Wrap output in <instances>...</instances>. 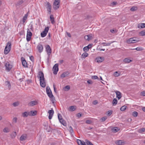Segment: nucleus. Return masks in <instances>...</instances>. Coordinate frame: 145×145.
<instances>
[{
  "label": "nucleus",
  "mask_w": 145,
  "mask_h": 145,
  "mask_svg": "<svg viewBox=\"0 0 145 145\" xmlns=\"http://www.w3.org/2000/svg\"><path fill=\"white\" fill-rule=\"evenodd\" d=\"M127 106H123L120 108V110L121 111H124L126 109Z\"/></svg>",
  "instance_id": "c03bdc74"
},
{
  "label": "nucleus",
  "mask_w": 145,
  "mask_h": 145,
  "mask_svg": "<svg viewBox=\"0 0 145 145\" xmlns=\"http://www.w3.org/2000/svg\"><path fill=\"white\" fill-rule=\"evenodd\" d=\"M30 112L29 116H34L37 114V112L36 110H32Z\"/></svg>",
  "instance_id": "a878e982"
},
{
  "label": "nucleus",
  "mask_w": 145,
  "mask_h": 145,
  "mask_svg": "<svg viewBox=\"0 0 145 145\" xmlns=\"http://www.w3.org/2000/svg\"><path fill=\"white\" fill-rule=\"evenodd\" d=\"M59 120L61 123L64 126H66L67 125V123L65 120H64L63 119H59Z\"/></svg>",
  "instance_id": "a211bd4d"
},
{
  "label": "nucleus",
  "mask_w": 145,
  "mask_h": 145,
  "mask_svg": "<svg viewBox=\"0 0 145 145\" xmlns=\"http://www.w3.org/2000/svg\"><path fill=\"white\" fill-rule=\"evenodd\" d=\"M75 108L74 106H71L69 107V110L71 111H73L75 110Z\"/></svg>",
  "instance_id": "ea45409f"
},
{
  "label": "nucleus",
  "mask_w": 145,
  "mask_h": 145,
  "mask_svg": "<svg viewBox=\"0 0 145 145\" xmlns=\"http://www.w3.org/2000/svg\"><path fill=\"white\" fill-rule=\"evenodd\" d=\"M9 131L10 130L8 127H5L3 129V131L5 133H8Z\"/></svg>",
  "instance_id": "4c0bfd02"
},
{
  "label": "nucleus",
  "mask_w": 145,
  "mask_h": 145,
  "mask_svg": "<svg viewBox=\"0 0 145 145\" xmlns=\"http://www.w3.org/2000/svg\"><path fill=\"white\" fill-rule=\"evenodd\" d=\"M37 48L38 49V52L39 53H41L43 50V46L42 45L40 44H38L37 47Z\"/></svg>",
  "instance_id": "9b49d317"
},
{
  "label": "nucleus",
  "mask_w": 145,
  "mask_h": 145,
  "mask_svg": "<svg viewBox=\"0 0 145 145\" xmlns=\"http://www.w3.org/2000/svg\"><path fill=\"white\" fill-rule=\"evenodd\" d=\"M120 73H118V71H116L114 73V76L115 77H118L120 75Z\"/></svg>",
  "instance_id": "f704fd0d"
},
{
  "label": "nucleus",
  "mask_w": 145,
  "mask_h": 145,
  "mask_svg": "<svg viewBox=\"0 0 145 145\" xmlns=\"http://www.w3.org/2000/svg\"><path fill=\"white\" fill-rule=\"evenodd\" d=\"M32 35V33L29 30V29H28L26 36V40L28 42L31 40Z\"/></svg>",
  "instance_id": "7ed1b4c3"
},
{
  "label": "nucleus",
  "mask_w": 145,
  "mask_h": 145,
  "mask_svg": "<svg viewBox=\"0 0 145 145\" xmlns=\"http://www.w3.org/2000/svg\"><path fill=\"white\" fill-rule=\"evenodd\" d=\"M92 18V17L89 15H88L85 18V20H87V19H89V18Z\"/></svg>",
  "instance_id": "0e129e2a"
},
{
  "label": "nucleus",
  "mask_w": 145,
  "mask_h": 145,
  "mask_svg": "<svg viewBox=\"0 0 145 145\" xmlns=\"http://www.w3.org/2000/svg\"><path fill=\"white\" fill-rule=\"evenodd\" d=\"M112 111L111 110H109L108 112L107 115L108 116H110L112 113Z\"/></svg>",
  "instance_id": "13d9d810"
},
{
  "label": "nucleus",
  "mask_w": 145,
  "mask_h": 145,
  "mask_svg": "<svg viewBox=\"0 0 145 145\" xmlns=\"http://www.w3.org/2000/svg\"><path fill=\"white\" fill-rule=\"evenodd\" d=\"M84 38L85 40L89 41L92 39V35L90 34L86 35L84 36Z\"/></svg>",
  "instance_id": "4468645a"
},
{
  "label": "nucleus",
  "mask_w": 145,
  "mask_h": 145,
  "mask_svg": "<svg viewBox=\"0 0 145 145\" xmlns=\"http://www.w3.org/2000/svg\"><path fill=\"white\" fill-rule=\"evenodd\" d=\"M46 92L48 97L50 98L51 100L53 103H54L55 101V98L53 95L52 91L49 87L46 88Z\"/></svg>",
  "instance_id": "f257e3e1"
},
{
  "label": "nucleus",
  "mask_w": 145,
  "mask_h": 145,
  "mask_svg": "<svg viewBox=\"0 0 145 145\" xmlns=\"http://www.w3.org/2000/svg\"><path fill=\"white\" fill-rule=\"evenodd\" d=\"M59 2H54L53 5V7L54 10L58 9L59 7Z\"/></svg>",
  "instance_id": "ddd939ff"
},
{
  "label": "nucleus",
  "mask_w": 145,
  "mask_h": 145,
  "mask_svg": "<svg viewBox=\"0 0 145 145\" xmlns=\"http://www.w3.org/2000/svg\"><path fill=\"white\" fill-rule=\"evenodd\" d=\"M19 104V103L18 102H15L13 103L12 105L14 106H18Z\"/></svg>",
  "instance_id": "49530a36"
},
{
  "label": "nucleus",
  "mask_w": 145,
  "mask_h": 145,
  "mask_svg": "<svg viewBox=\"0 0 145 145\" xmlns=\"http://www.w3.org/2000/svg\"><path fill=\"white\" fill-rule=\"evenodd\" d=\"M27 138L26 135H22L20 138V140L21 141L25 140Z\"/></svg>",
  "instance_id": "412c9836"
},
{
  "label": "nucleus",
  "mask_w": 145,
  "mask_h": 145,
  "mask_svg": "<svg viewBox=\"0 0 145 145\" xmlns=\"http://www.w3.org/2000/svg\"><path fill=\"white\" fill-rule=\"evenodd\" d=\"M123 61L125 63H129L132 61V60L128 58H126L123 60Z\"/></svg>",
  "instance_id": "7c9ffc66"
},
{
  "label": "nucleus",
  "mask_w": 145,
  "mask_h": 145,
  "mask_svg": "<svg viewBox=\"0 0 145 145\" xmlns=\"http://www.w3.org/2000/svg\"><path fill=\"white\" fill-rule=\"evenodd\" d=\"M114 42V41H112L111 42H108V43L103 42V43H101V44L103 45V46H110V45L112 43H113Z\"/></svg>",
  "instance_id": "4be33fe9"
},
{
  "label": "nucleus",
  "mask_w": 145,
  "mask_h": 145,
  "mask_svg": "<svg viewBox=\"0 0 145 145\" xmlns=\"http://www.w3.org/2000/svg\"><path fill=\"white\" fill-rule=\"evenodd\" d=\"M11 45L10 42H8L7 43L5 49L4 51V54H7L9 52L10 50Z\"/></svg>",
  "instance_id": "f03ea898"
},
{
  "label": "nucleus",
  "mask_w": 145,
  "mask_h": 145,
  "mask_svg": "<svg viewBox=\"0 0 145 145\" xmlns=\"http://www.w3.org/2000/svg\"><path fill=\"white\" fill-rule=\"evenodd\" d=\"M46 5L47 6V10L51 9V6L50 3L48 2H47Z\"/></svg>",
  "instance_id": "cd10ccee"
},
{
  "label": "nucleus",
  "mask_w": 145,
  "mask_h": 145,
  "mask_svg": "<svg viewBox=\"0 0 145 145\" xmlns=\"http://www.w3.org/2000/svg\"><path fill=\"white\" fill-rule=\"evenodd\" d=\"M58 64L57 63L56 64L53 66L52 70L53 71V73L54 74H56L58 71Z\"/></svg>",
  "instance_id": "20e7f679"
},
{
  "label": "nucleus",
  "mask_w": 145,
  "mask_h": 145,
  "mask_svg": "<svg viewBox=\"0 0 145 145\" xmlns=\"http://www.w3.org/2000/svg\"><path fill=\"white\" fill-rule=\"evenodd\" d=\"M38 78H39L40 80H45V78L44 76V74L41 71H40L38 73Z\"/></svg>",
  "instance_id": "0eeeda50"
},
{
  "label": "nucleus",
  "mask_w": 145,
  "mask_h": 145,
  "mask_svg": "<svg viewBox=\"0 0 145 145\" xmlns=\"http://www.w3.org/2000/svg\"><path fill=\"white\" fill-rule=\"evenodd\" d=\"M136 37H135L132 38V39H133L132 40V42H132V43H136V42H137L138 41L137 40L134 39H136Z\"/></svg>",
  "instance_id": "09e8293b"
},
{
  "label": "nucleus",
  "mask_w": 145,
  "mask_h": 145,
  "mask_svg": "<svg viewBox=\"0 0 145 145\" xmlns=\"http://www.w3.org/2000/svg\"><path fill=\"white\" fill-rule=\"evenodd\" d=\"M117 100L116 99L114 98L113 99L112 103L113 106L115 105L117 103Z\"/></svg>",
  "instance_id": "473e14b6"
},
{
  "label": "nucleus",
  "mask_w": 145,
  "mask_h": 145,
  "mask_svg": "<svg viewBox=\"0 0 145 145\" xmlns=\"http://www.w3.org/2000/svg\"><path fill=\"white\" fill-rule=\"evenodd\" d=\"M30 60L32 62L34 61V58L33 56H31L29 57Z\"/></svg>",
  "instance_id": "680f3d73"
},
{
  "label": "nucleus",
  "mask_w": 145,
  "mask_h": 145,
  "mask_svg": "<svg viewBox=\"0 0 145 145\" xmlns=\"http://www.w3.org/2000/svg\"><path fill=\"white\" fill-rule=\"evenodd\" d=\"M32 82V81L31 80H27V84H29L30 83Z\"/></svg>",
  "instance_id": "338daca9"
},
{
  "label": "nucleus",
  "mask_w": 145,
  "mask_h": 145,
  "mask_svg": "<svg viewBox=\"0 0 145 145\" xmlns=\"http://www.w3.org/2000/svg\"><path fill=\"white\" fill-rule=\"evenodd\" d=\"M17 118L16 117L14 118L13 119V121L15 123H16L17 122Z\"/></svg>",
  "instance_id": "e2e57ef3"
},
{
  "label": "nucleus",
  "mask_w": 145,
  "mask_h": 145,
  "mask_svg": "<svg viewBox=\"0 0 145 145\" xmlns=\"http://www.w3.org/2000/svg\"><path fill=\"white\" fill-rule=\"evenodd\" d=\"M69 132L71 134H72V133L73 132V131L72 129V127L71 126H70L69 127Z\"/></svg>",
  "instance_id": "603ef678"
},
{
  "label": "nucleus",
  "mask_w": 145,
  "mask_h": 145,
  "mask_svg": "<svg viewBox=\"0 0 145 145\" xmlns=\"http://www.w3.org/2000/svg\"><path fill=\"white\" fill-rule=\"evenodd\" d=\"M133 50H136L137 51H141L142 50V48L140 47H138L136 48L132 49Z\"/></svg>",
  "instance_id": "bf43d9fd"
},
{
  "label": "nucleus",
  "mask_w": 145,
  "mask_h": 145,
  "mask_svg": "<svg viewBox=\"0 0 145 145\" xmlns=\"http://www.w3.org/2000/svg\"><path fill=\"white\" fill-rule=\"evenodd\" d=\"M116 97L118 99V100L120 99L121 97V93L119 91H117L116 92Z\"/></svg>",
  "instance_id": "aec40b11"
},
{
  "label": "nucleus",
  "mask_w": 145,
  "mask_h": 145,
  "mask_svg": "<svg viewBox=\"0 0 145 145\" xmlns=\"http://www.w3.org/2000/svg\"><path fill=\"white\" fill-rule=\"evenodd\" d=\"M27 15L25 14L23 18V24H24L25 22V20L27 18Z\"/></svg>",
  "instance_id": "c9c22d12"
},
{
  "label": "nucleus",
  "mask_w": 145,
  "mask_h": 145,
  "mask_svg": "<svg viewBox=\"0 0 145 145\" xmlns=\"http://www.w3.org/2000/svg\"><path fill=\"white\" fill-rule=\"evenodd\" d=\"M145 132V128H142L141 129H140L138 130V132L139 133H142V132Z\"/></svg>",
  "instance_id": "e433bc0d"
},
{
  "label": "nucleus",
  "mask_w": 145,
  "mask_h": 145,
  "mask_svg": "<svg viewBox=\"0 0 145 145\" xmlns=\"http://www.w3.org/2000/svg\"><path fill=\"white\" fill-rule=\"evenodd\" d=\"M138 112L136 111H134L132 113V115L134 117H136L138 116Z\"/></svg>",
  "instance_id": "79ce46f5"
},
{
  "label": "nucleus",
  "mask_w": 145,
  "mask_h": 145,
  "mask_svg": "<svg viewBox=\"0 0 145 145\" xmlns=\"http://www.w3.org/2000/svg\"><path fill=\"white\" fill-rule=\"evenodd\" d=\"M117 4L116 2H113L111 3L110 5V6H114V5H116Z\"/></svg>",
  "instance_id": "6e6d98bb"
},
{
  "label": "nucleus",
  "mask_w": 145,
  "mask_h": 145,
  "mask_svg": "<svg viewBox=\"0 0 145 145\" xmlns=\"http://www.w3.org/2000/svg\"><path fill=\"white\" fill-rule=\"evenodd\" d=\"M5 85L7 86L9 88H11V85L10 84V82L8 81H6L5 82Z\"/></svg>",
  "instance_id": "72a5a7b5"
},
{
  "label": "nucleus",
  "mask_w": 145,
  "mask_h": 145,
  "mask_svg": "<svg viewBox=\"0 0 145 145\" xmlns=\"http://www.w3.org/2000/svg\"><path fill=\"white\" fill-rule=\"evenodd\" d=\"M82 142L83 141H82L80 140L77 139V142L78 143V144H79V145H81V144H82Z\"/></svg>",
  "instance_id": "5fc2aeb1"
},
{
  "label": "nucleus",
  "mask_w": 145,
  "mask_h": 145,
  "mask_svg": "<svg viewBox=\"0 0 145 145\" xmlns=\"http://www.w3.org/2000/svg\"><path fill=\"white\" fill-rule=\"evenodd\" d=\"M83 50L85 52H87L89 50V49L88 47L87 46H85Z\"/></svg>",
  "instance_id": "8fccbe9b"
},
{
  "label": "nucleus",
  "mask_w": 145,
  "mask_h": 145,
  "mask_svg": "<svg viewBox=\"0 0 145 145\" xmlns=\"http://www.w3.org/2000/svg\"><path fill=\"white\" fill-rule=\"evenodd\" d=\"M16 135V132H13L10 135L11 137L12 138H15Z\"/></svg>",
  "instance_id": "c85d7f7f"
},
{
  "label": "nucleus",
  "mask_w": 145,
  "mask_h": 145,
  "mask_svg": "<svg viewBox=\"0 0 145 145\" xmlns=\"http://www.w3.org/2000/svg\"><path fill=\"white\" fill-rule=\"evenodd\" d=\"M138 27L140 28H142L145 27V23H141L138 24Z\"/></svg>",
  "instance_id": "b1692460"
},
{
  "label": "nucleus",
  "mask_w": 145,
  "mask_h": 145,
  "mask_svg": "<svg viewBox=\"0 0 145 145\" xmlns=\"http://www.w3.org/2000/svg\"><path fill=\"white\" fill-rule=\"evenodd\" d=\"M86 143L87 144V145H94L91 142L89 141L88 140H86ZM81 145H86V143L85 142H84L83 141V142L82 143V144H81Z\"/></svg>",
  "instance_id": "2eb2a0df"
},
{
  "label": "nucleus",
  "mask_w": 145,
  "mask_h": 145,
  "mask_svg": "<svg viewBox=\"0 0 145 145\" xmlns=\"http://www.w3.org/2000/svg\"><path fill=\"white\" fill-rule=\"evenodd\" d=\"M115 143L118 145H122L124 144V142L122 140H120L116 141L115 142Z\"/></svg>",
  "instance_id": "f3484780"
},
{
  "label": "nucleus",
  "mask_w": 145,
  "mask_h": 145,
  "mask_svg": "<svg viewBox=\"0 0 145 145\" xmlns=\"http://www.w3.org/2000/svg\"><path fill=\"white\" fill-rule=\"evenodd\" d=\"M48 113L49 114H50L51 115H53L54 113V111L52 109L51 110H50L48 111Z\"/></svg>",
  "instance_id": "de8ad7c7"
},
{
  "label": "nucleus",
  "mask_w": 145,
  "mask_h": 145,
  "mask_svg": "<svg viewBox=\"0 0 145 145\" xmlns=\"http://www.w3.org/2000/svg\"><path fill=\"white\" fill-rule=\"evenodd\" d=\"M70 86L69 85L65 87L63 89L65 91H68L70 89Z\"/></svg>",
  "instance_id": "58836bf2"
},
{
  "label": "nucleus",
  "mask_w": 145,
  "mask_h": 145,
  "mask_svg": "<svg viewBox=\"0 0 145 145\" xmlns=\"http://www.w3.org/2000/svg\"><path fill=\"white\" fill-rule=\"evenodd\" d=\"M40 86L43 88H44L46 86L45 79L43 80H40Z\"/></svg>",
  "instance_id": "dca6fc26"
},
{
  "label": "nucleus",
  "mask_w": 145,
  "mask_h": 145,
  "mask_svg": "<svg viewBox=\"0 0 145 145\" xmlns=\"http://www.w3.org/2000/svg\"><path fill=\"white\" fill-rule=\"evenodd\" d=\"M104 59V57L99 56L95 58V61L98 63H101L103 61Z\"/></svg>",
  "instance_id": "1a4fd4ad"
},
{
  "label": "nucleus",
  "mask_w": 145,
  "mask_h": 145,
  "mask_svg": "<svg viewBox=\"0 0 145 145\" xmlns=\"http://www.w3.org/2000/svg\"><path fill=\"white\" fill-rule=\"evenodd\" d=\"M87 82L88 84H92L93 83L92 81L91 80H88L87 81Z\"/></svg>",
  "instance_id": "69168bd1"
},
{
  "label": "nucleus",
  "mask_w": 145,
  "mask_h": 145,
  "mask_svg": "<svg viewBox=\"0 0 145 145\" xmlns=\"http://www.w3.org/2000/svg\"><path fill=\"white\" fill-rule=\"evenodd\" d=\"M49 29V28L48 27H46L43 31L41 33V36L42 37H44L46 36L47 33L48 32Z\"/></svg>",
  "instance_id": "39448f33"
},
{
  "label": "nucleus",
  "mask_w": 145,
  "mask_h": 145,
  "mask_svg": "<svg viewBox=\"0 0 145 145\" xmlns=\"http://www.w3.org/2000/svg\"><path fill=\"white\" fill-rule=\"evenodd\" d=\"M119 130L120 129L118 127H113L111 129L112 131L114 133H116L118 131H119Z\"/></svg>",
  "instance_id": "5701e85b"
},
{
  "label": "nucleus",
  "mask_w": 145,
  "mask_h": 145,
  "mask_svg": "<svg viewBox=\"0 0 145 145\" xmlns=\"http://www.w3.org/2000/svg\"><path fill=\"white\" fill-rule=\"evenodd\" d=\"M5 66L6 67V70L8 72L10 71L12 67V65H10L8 62L5 63Z\"/></svg>",
  "instance_id": "6e6552de"
},
{
  "label": "nucleus",
  "mask_w": 145,
  "mask_h": 145,
  "mask_svg": "<svg viewBox=\"0 0 145 145\" xmlns=\"http://www.w3.org/2000/svg\"><path fill=\"white\" fill-rule=\"evenodd\" d=\"M82 142L83 141H82L80 140L77 139V142L78 143V144H79V145H81V144H82Z\"/></svg>",
  "instance_id": "864d4df0"
},
{
  "label": "nucleus",
  "mask_w": 145,
  "mask_h": 145,
  "mask_svg": "<svg viewBox=\"0 0 145 145\" xmlns=\"http://www.w3.org/2000/svg\"><path fill=\"white\" fill-rule=\"evenodd\" d=\"M137 7L133 6L130 9V10L132 11H134L137 10Z\"/></svg>",
  "instance_id": "2f4dec72"
},
{
  "label": "nucleus",
  "mask_w": 145,
  "mask_h": 145,
  "mask_svg": "<svg viewBox=\"0 0 145 145\" xmlns=\"http://www.w3.org/2000/svg\"><path fill=\"white\" fill-rule=\"evenodd\" d=\"M46 48V50L48 56H50L52 52V50L50 46L48 45H47L45 46Z\"/></svg>",
  "instance_id": "423d86ee"
},
{
  "label": "nucleus",
  "mask_w": 145,
  "mask_h": 145,
  "mask_svg": "<svg viewBox=\"0 0 145 145\" xmlns=\"http://www.w3.org/2000/svg\"><path fill=\"white\" fill-rule=\"evenodd\" d=\"M69 74V73L68 71L64 72L61 75V77L63 78H64Z\"/></svg>",
  "instance_id": "6ab92c4d"
},
{
  "label": "nucleus",
  "mask_w": 145,
  "mask_h": 145,
  "mask_svg": "<svg viewBox=\"0 0 145 145\" xmlns=\"http://www.w3.org/2000/svg\"><path fill=\"white\" fill-rule=\"evenodd\" d=\"M107 119V117L106 116H104L102 117L101 120V121L103 122L105 121Z\"/></svg>",
  "instance_id": "3c124183"
},
{
  "label": "nucleus",
  "mask_w": 145,
  "mask_h": 145,
  "mask_svg": "<svg viewBox=\"0 0 145 145\" xmlns=\"http://www.w3.org/2000/svg\"><path fill=\"white\" fill-rule=\"evenodd\" d=\"M88 54L87 53L85 52L83 53L82 56L83 57L85 58L87 57L88 56Z\"/></svg>",
  "instance_id": "a18cd8bd"
},
{
  "label": "nucleus",
  "mask_w": 145,
  "mask_h": 145,
  "mask_svg": "<svg viewBox=\"0 0 145 145\" xmlns=\"http://www.w3.org/2000/svg\"><path fill=\"white\" fill-rule=\"evenodd\" d=\"M91 78L93 79H98V77L97 76H91Z\"/></svg>",
  "instance_id": "4d7b16f0"
},
{
  "label": "nucleus",
  "mask_w": 145,
  "mask_h": 145,
  "mask_svg": "<svg viewBox=\"0 0 145 145\" xmlns=\"http://www.w3.org/2000/svg\"><path fill=\"white\" fill-rule=\"evenodd\" d=\"M132 39H132V38L128 39L127 40V42L129 44L132 43L133 42H132Z\"/></svg>",
  "instance_id": "37998d69"
},
{
  "label": "nucleus",
  "mask_w": 145,
  "mask_h": 145,
  "mask_svg": "<svg viewBox=\"0 0 145 145\" xmlns=\"http://www.w3.org/2000/svg\"><path fill=\"white\" fill-rule=\"evenodd\" d=\"M21 59L22 61V65L25 67H27V64L24 58L23 57H22Z\"/></svg>",
  "instance_id": "9d476101"
},
{
  "label": "nucleus",
  "mask_w": 145,
  "mask_h": 145,
  "mask_svg": "<svg viewBox=\"0 0 145 145\" xmlns=\"http://www.w3.org/2000/svg\"><path fill=\"white\" fill-rule=\"evenodd\" d=\"M24 2V1L23 0H21L18 1L17 3L16 4V6H18L22 4Z\"/></svg>",
  "instance_id": "c756f323"
},
{
  "label": "nucleus",
  "mask_w": 145,
  "mask_h": 145,
  "mask_svg": "<svg viewBox=\"0 0 145 145\" xmlns=\"http://www.w3.org/2000/svg\"><path fill=\"white\" fill-rule=\"evenodd\" d=\"M30 115V112H23L22 114V116L24 118L27 117L28 115Z\"/></svg>",
  "instance_id": "393cba45"
},
{
  "label": "nucleus",
  "mask_w": 145,
  "mask_h": 145,
  "mask_svg": "<svg viewBox=\"0 0 145 145\" xmlns=\"http://www.w3.org/2000/svg\"><path fill=\"white\" fill-rule=\"evenodd\" d=\"M139 34L141 36L145 35V30H143L140 32Z\"/></svg>",
  "instance_id": "a19ab883"
},
{
  "label": "nucleus",
  "mask_w": 145,
  "mask_h": 145,
  "mask_svg": "<svg viewBox=\"0 0 145 145\" xmlns=\"http://www.w3.org/2000/svg\"><path fill=\"white\" fill-rule=\"evenodd\" d=\"M50 19L52 24H54L55 23V22L54 20V18L53 15L51 14L50 15Z\"/></svg>",
  "instance_id": "bb28decb"
},
{
  "label": "nucleus",
  "mask_w": 145,
  "mask_h": 145,
  "mask_svg": "<svg viewBox=\"0 0 145 145\" xmlns=\"http://www.w3.org/2000/svg\"><path fill=\"white\" fill-rule=\"evenodd\" d=\"M38 104V102L36 100L31 101L28 104L29 106H32L37 105Z\"/></svg>",
  "instance_id": "f8f14e48"
},
{
  "label": "nucleus",
  "mask_w": 145,
  "mask_h": 145,
  "mask_svg": "<svg viewBox=\"0 0 145 145\" xmlns=\"http://www.w3.org/2000/svg\"><path fill=\"white\" fill-rule=\"evenodd\" d=\"M92 122L91 120H88L86 121V123L87 124H90Z\"/></svg>",
  "instance_id": "052dcab7"
},
{
  "label": "nucleus",
  "mask_w": 145,
  "mask_h": 145,
  "mask_svg": "<svg viewBox=\"0 0 145 145\" xmlns=\"http://www.w3.org/2000/svg\"><path fill=\"white\" fill-rule=\"evenodd\" d=\"M141 95L143 96H145V91H143L141 92Z\"/></svg>",
  "instance_id": "774afa93"
}]
</instances>
